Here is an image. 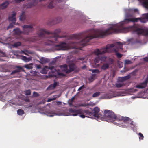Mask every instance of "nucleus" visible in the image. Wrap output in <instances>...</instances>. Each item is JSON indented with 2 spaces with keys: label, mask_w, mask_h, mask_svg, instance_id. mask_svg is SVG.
Returning a JSON list of instances; mask_svg holds the SVG:
<instances>
[{
  "label": "nucleus",
  "mask_w": 148,
  "mask_h": 148,
  "mask_svg": "<svg viewBox=\"0 0 148 148\" xmlns=\"http://www.w3.org/2000/svg\"><path fill=\"white\" fill-rule=\"evenodd\" d=\"M39 95L38 93L35 92H33V96L35 97H38Z\"/></svg>",
  "instance_id": "09e8293b"
},
{
  "label": "nucleus",
  "mask_w": 148,
  "mask_h": 148,
  "mask_svg": "<svg viewBox=\"0 0 148 148\" xmlns=\"http://www.w3.org/2000/svg\"><path fill=\"white\" fill-rule=\"evenodd\" d=\"M22 52L25 55L27 54V53H28V51L27 50L22 51Z\"/></svg>",
  "instance_id": "680f3d73"
},
{
  "label": "nucleus",
  "mask_w": 148,
  "mask_h": 148,
  "mask_svg": "<svg viewBox=\"0 0 148 148\" xmlns=\"http://www.w3.org/2000/svg\"><path fill=\"white\" fill-rule=\"evenodd\" d=\"M125 64H131L132 62L131 60H126L125 61Z\"/></svg>",
  "instance_id": "a18cd8bd"
},
{
  "label": "nucleus",
  "mask_w": 148,
  "mask_h": 148,
  "mask_svg": "<svg viewBox=\"0 0 148 148\" xmlns=\"http://www.w3.org/2000/svg\"><path fill=\"white\" fill-rule=\"evenodd\" d=\"M55 88L53 87V86L52 84L50 85L49 86L47 87V90H53Z\"/></svg>",
  "instance_id": "37998d69"
},
{
  "label": "nucleus",
  "mask_w": 148,
  "mask_h": 148,
  "mask_svg": "<svg viewBox=\"0 0 148 148\" xmlns=\"http://www.w3.org/2000/svg\"><path fill=\"white\" fill-rule=\"evenodd\" d=\"M24 92L25 95H29L31 94V91L30 89L25 90Z\"/></svg>",
  "instance_id": "72a5a7b5"
},
{
  "label": "nucleus",
  "mask_w": 148,
  "mask_h": 148,
  "mask_svg": "<svg viewBox=\"0 0 148 148\" xmlns=\"http://www.w3.org/2000/svg\"><path fill=\"white\" fill-rule=\"evenodd\" d=\"M17 112L18 114L19 115H22L24 113V112L23 110L20 109L18 110Z\"/></svg>",
  "instance_id": "c85d7f7f"
},
{
  "label": "nucleus",
  "mask_w": 148,
  "mask_h": 148,
  "mask_svg": "<svg viewBox=\"0 0 148 148\" xmlns=\"http://www.w3.org/2000/svg\"><path fill=\"white\" fill-rule=\"evenodd\" d=\"M114 47V45L112 44H108L105 48L101 49L99 50L98 49H95L93 52V53L96 55H98L99 54H103L106 53L114 52L113 51V49L114 48H112Z\"/></svg>",
  "instance_id": "39448f33"
},
{
  "label": "nucleus",
  "mask_w": 148,
  "mask_h": 148,
  "mask_svg": "<svg viewBox=\"0 0 148 148\" xmlns=\"http://www.w3.org/2000/svg\"><path fill=\"white\" fill-rule=\"evenodd\" d=\"M25 0H14L15 3H19L20 2L23 1Z\"/></svg>",
  "instance_id": "3c124183"
},
{
  "label": "nucleus",
  "mask_w": 148,
  "mask_h": 148,
  "mask_svg": "<svg viewBox=\"0 0 148 148\" xmlns=\"http://www.w3.org/2000/svg\"><path fill=\"white\" fill-rule=\"evenodd\" d=\"M130 31L136 32L138 35L141 34L145 36H148V29L142 28L138 24H135L127 27H125L122 25L117 26L116 25L112 24L107 29L99 31L98 35L93 34L92 31H90L87 33L83 32L77 34H73L70 36V38L72 39L77 40L84 38L79 42H77V45L82 47L86 46L87 43L93 38L103 37L112 33H127Z\"/></svg>",
  "instance_id": "f257e3e1"
},
{
  "label": "nucleus",
  "mask_w": 148,
  "mask_h": 148,
  "mask_svg": "<svg viewBox=\"0 0 148 148\" xmlns=\"http://www.w3.org/2000/svg\"><path fill=\"white\" fill-rule=\"evenodd\" d=\"M21 43L20 42H15L14 44L13 45V46L14 47H18V46H19L21 45Z\"/></svg>",
  "instance_id": "7c9ffc66"
},
{
  "label": "nucleus",
  "mask_w": 148,
  "mask_h": 148,
  "mask_svg": "<svg viewBox=\"0 0 148 148\" xmlns=\"http://www.w3.org/2000/svg\"><path fill=\"white\" fill-rule=\"evenodd\" d=\"M59 84L58 82H55L52 85L53 86V87L55 88L57 86H58Z\"/></svg>",
  "instance_id": "49530a36"
},
{
  "label": "nucleus",
  "mask_w": 148,
  "mask_h": 148,
  "mask_svg": "<svg viewBox=\"0 0 148 148\" xmlns=\"http://www.w3.org/2000/svg\"><path fill=\"white\" fill-rule=\"evenodd\" d=\"M140 21L142 23H145L146 22L147 20L145 18H140Z\"/></svg>",
  "instance_id": "ea45409f"
},
{
  "label": "nucleus",
  "mask_w": 148,
  "mask_h": 148,
  "mask_svg": "<svg viewBox=\"0 0 148 148\" xmlns=\"http://www.w3.org/2000/svg\"><path fill=\"white\" fill-rule=\"evenodd\" d=\"M51 99H48V102H50V101H52L51 100Z\"/></svg>",
  "instance_id": "774afa93"
},
{
  "label": "nucleus",
  "mask_w": 148,
  "mask_h": 148,
  "mask_svg": "<svg viewBox=\"0 0 148 148\" xmlns=\"http://www.w3.org/2000/svg\"><path fill=\"white\" fill-rule=\"evenodd\" d=\"M69 42L70 43V44H74V42H72L70 41Z\"/></svg>",
  "instance_id": "338daca9"
},
{
  "label": "nucleus",
  "mask_w": 148,
  "mask_h": 148,
  "mask_svg": "<svg viewBox=\"0 0 148 148\" xmlns=\"http://www.w3.org/2000/svg\"><path fill=\"white\" fill-rule=\"evenodd\" d=\"M105 116H108L107 120L109 122H111L116 125H121L123 128H127L128 125H122L123 123L121 122L123 121L125 123L124 124H127V123H129V122H130V124L134 126L133 123V121H131V119L129 117H117L113 111L108 110H105Z\"/></svg>",
  "instance_id": "7ed1b4c3"
},
{
  "label": "nucleus",
  "mask_w": 148,
  "mask_h": 148,
  "mask_svg": "<svg viewBox=\"0 0 148 148\" xmlns=\"http://www.w3.org/2000/svg\"><path fill=\"white\" fill-rule=\"evenodd\" d=\"M86 67V66L85 65H84L82 67V68L83 69H84Z\"/></svg>",
  "instance_id": "69168bd1"
},
{
  "label": "nucleus",
  "mask_w": 148,
  "mask_h": 148,
  "mask_svg": "<svg viewBox=\"0 0 148 148\" xmlns=\"http://www.w3.org/2000/svg\"><path fill=\"white\" fill-rule=\"evenodd\" d=\"M78 115H79L81 117L83 118H85L86 116L87 117V115H86L85 114H81ZM87 117H88L87 116Z\"/></svg>",
  "instance_id": "de8ad7c7"
},
{
  "label": "nucleus",
  "mask_w": 148,
  "mask_h": 148,
  "mask_svg": "<svg viewBox=\"0 0 148 148\" xmlns=\"http://www.w3.org/2000/svg\"><path fill=\"white\" fill-rule=\"evenodd\" d=\"M61 32V30L60 29H56L53 32L44 29L40 28L36 32L38 37H32L29 39V40L32 42H35L40 40L42 38H45L46 37H47V42H45L46 45H51L53 43L58 42V38L63 37L59 36L58 35Z\"/></svg>",
  "instance_id": "f03ea898"
},
{
  "label": "nucleus",
  "mask_w": 148,
  "mask_h": 148,
  "mask_svg": "<svg viewBox=\"0 0 148 148\" xmlns=\"http://www.w3.org/2000/svg\"><path fill=\"white\" fill-rule=\"evenodd\" d=\"M24 101L26 102H29L30 100L28 97H27L24 99Z\"/></svg>",
  "instance_id": "864d4df0"
},
{
  "label": "nucleus",
  "mask_w": 148,
  "mask_h": 148,
  "mask_svg": "<svg viewBox=\"0 0 148 148\" xmlns=\"http://www.w3.org/2000/svg\"><path fill=\"white\" fill-rule=\"evenodd\" d=\"M17 68L18 69L13 71L11 73V75H13L17 73L20 72L21 70L23 69L20 66H17Z\"/></svg>",
  "instance_id": "6ab92c4d"
},
{
  "label": "nucleus",
  "mask_w": 148,
  "mask_h": 148,
  "mask_svg": "<svg viewBox=\"0 0 148 148\" xmlns=\"http://www.w3.org/2000/svg\"><path fill=\"white\" fill-rule=\"evenodd\" d=\"M101 54H99L98 55H96L97 56L95 57V58L94 62L95 64L99 63L100 61L103 62L105 61L106 59V57L104 56L99 55Z\"/></svg>",
  "instance_id": "9d476101"
},
{
  "label": "nucleus",
  "mask_w": 148,
  "mask_h": 148,
  "mask_svg": "<svg viewBox=\"0 0 148 148\" xmlns=\"http://www.w3.org/2000/svg\"><path fill=\"white\" fill-rule=\"evenodd\" d=\"M13 31L14 32V33L16 34L20 35L23 33V31H21L19 28L14 29Z\"/></svg>",
  "instance_id": "393cba45"
},
{
  "label": "nucleus",
  "mask_w": 148,
  "mask_h": 148,
  "mask_svg": "<svg viewBox=\"0 0 148 148\" xmlns=\"http://www.w3.org/2000/svg\"><path fill=\"white\" fill-rule=\"evenodd\" d=\"M60 95H56L54 96L51 99V100H56L57 98H58L60 97Z\"/></svg>",
  "instance_id": "79ce46f5"
},
{
  "label": "nucleus",
  "mask_w": 148,
  "mask_h": 148,
  "mask_svg": "<svg viewBox=\"0 0 148 148\" xmlns=\"http://www.w3.org/2000/svg\"><path fill=\"white\" fill-rule=\"evenodd\" d=\"M127 12H132L133 11L134 12H138V10L137 9H134V10L130 9H128L127 10Z\"/></svg>",
  "instance_id": "4c0bfd02"
},
{
  "label": "nucleus",
  "mask_w": 148,
  "mask_h": 148,
  "mask_svg": "<svg viewBox=\"0 0 148 148\" xmlns=\"http://www.w3.org/2000/svg\"><path fill=\"white\" fill-rule=\"evenodd\" d=\"M46 113L48 114V116L50 117H53L54 116V115L53 114V112L51 110H48L46 111Z\"/></svg>",
  "instance_id": "bb28decb"
},
{
  "label": "nucleus",
  "mask_w": 148,
  "mask_h": 148,
  "mask_svg": "<svg viewBox=\"0 0 148 148\" xmlns=\"http://www.w3.org/2000/svg\"><path fill=\"white\" fill-rule=\"evenodd\" d=\"M145 16L146 19H148V13L145 14Z\"/></svg>",
  "instance_id": "052dcab7"
},
{
  "label": "nucleus",
  "mask_w": 148,
  "mask_h": 148,
  "mask_svg": "<svg viewBox=\"0 0 148 148\" xmlns=\"http://www.w3.org/2000/svg\"><path fill=\"white\" fill-rule=\"evenodd\" d=\"M75 97H73L71 99L69 100V103L70 105H72V103L75 99Z\"/></svg>",
  "instance_id": "e433bc0d"
},
{
  "label": "nucleus",
  "mask_w": 148,
  "mask_h": 148,
  "mask_svg": "<svg viewBox=\"0 0 148 148\" xmlns=\"http://www.w3.org/2000/svg\"><path fill=\"white\" fill-rule=\"evenodd\" d=\"M113 60L110 58L108 60V62L107 63H104L102 65L101 67V69L104 71L106 70L109 68L110 65L113 64Z\"/></svg>",
  "instance_id": "9b49d317"
},
{
  "label": "nucleus",
  "mask_w": 148,
  "mask_h": 148,
  "mask_svg": "<svg viewBox=\"0 0 148 148\" xmlns=\"http://www.w3.org/2000/svg\"><path fill=\"white\" fill-rule=\"evenodd\" d=\"M144 7L148 9V0H146L143 3Z\"/></svg>",
  "instance_id": "473e14b6"
},
{
  "label": "nucleus",
  "mask_w": 148,
  "mask_h": 148,
  "mask_svg": "<svg viewBox=\"0 0 148 148\" xmlns=\"http://www.w3.org/2000/svg\"><path fill=\"white\" fill-rule=\"evenodd\" d=\"M33 3H28L27 4V8H31L33 6H35L37 4V1L36 0H33Z\"/></svg>",
  "instance_id": "b1692460"
},
{
  "label": "nucleus",
  "mask_w": 148,
  "mask_h": 148,
  "mask_svg": "<svg viewBox=\"0 0 148 148\" xmlns=\"http://www.w3.org/2000/svg\"><path fill=\"white\" fill-rule=\"evenodd\" d=\"M36 67L38 69H40L41 68V66L40 65H37L36 64Z\"/></svg>",
  "instance_id": "6e6d98bb"
},
{
  "label": "nucleus",
  "mask_w": 148,
  "mask_h": 148,
  "mask_svg": "<svg viewBox=\"0 0 148 148\" xmlns=\"http://www.w3.org/2000/svg\"><path fill=\"white\" fill-rule=\"evenodd\" d=\"M31 73L33 74L34 75H35L37 74V73L36 71H33L31 72Z\"/></svg>",
  "instance_id": "5fc2aeb1"
},
{
  "label": "nucleus",
  "mask_w": 148,
  "mask_h": 148,
  "mask_svg": "<svg viewBox=\"0 0 148 148\" xmlns=\"http://www.w3.org/2000/svg\"><path fill=\"white\" fill-rule=\"evenodd\" d=\"M15 23H16L12 22V23H10L9 26L7 27V30H8L9 29L12 28L13 27H14V25H15Z\"/></svg>",
  "instance_id": "c756f323"
},
{
  "label": "nucleus",
  "mask_w": 148,
  "mask_h": 148,
  "mask_svg": "<svg viewBox=\"0 0 148 148\" xmlns=\"http://www.w3.org/2000/svg\"><path fill=\"white\" fill-rule=\"evenodd\" d=\"M26 18V16L25 12H23L20 16V20L21 21H24Z\"/></svg>",
  "instance_id": "5701e85b"
},
{
  "label": "nucleus",
  "mask_w": 148,
  "mask_h": 148,
  "mask_svg": "<svg viewBox=\"0 0 148 148\" xmlns=\"http://www.w3.org/2000/svg\"><path fill=\"white\" fill-rule=\"evenodd\" d=\"M45 68L46 69H50L53 73H55V72L56 71V70L55 69L54 66H51V67H48L47 66H45V68H43L42 70L41 71V73L42 74H46L47 73V71Z\"/></svg>",
  "instance_id": "f8f14e48"
},
{
  "label": "nucleus",
  "mask_w": 148,
  "mask_h": 148,
  "mask_svg": "<svg viewBox=\"0 0 148 148\" xmlns=\"http://www.w3.org/2000/svg\"><path fill=\"white\" fill-rule=\"evenodd\" d=\"M53 1L51 2L49 4L48 6V7L50 9H52L54 8V5L53 4Z\"/></svg>",
  "instance_id": "f704fd0d"
},
{
  "label": "nucleus",
  "mask_w": 148,
  "mask_h": 148,
  "mask_svg": "<svg viewBox=\"0 0 148 148\" xmlns=\"http://www.w3.org/2000/svg\"><path fill=\"white\" fill-rule=\"evenodd\" d=\"M116 86L117 88H120L124 86V84L123 83V82L121 81L116 83Z\"/></svg>",
  "instance_id": "cd10ccee"
},
{
  "label": "nucleus",
  "mask_w": 148,
  "mask_h": 148,
  "mask_svg": "<svg viewBox=\"0 0 148 148\" xmlns=\"http://www.w3.org/2000/svg\"><path fill=\"white\" fill-rule=\"evenodd\" d=\"M143 59L144 61L148 62V57H145Z\"/></svg>",
  "instance_id": "13d9d810"
},
{
  "label": "nucleus",
  "mask_w": 148,
  "mask_h": 148,
  "mask_svg": "<svg viewBox=\"0 0 148 148\" xmlns=\"http://www.w3.org/2000/svg\"><path fill=\"white\" fill-rule=\"evenodd\" d=\"M9 2L6 1L3 3L0 4V9H4L6 8L9 4Z\"/></svg>",
  "instance_id": "a211bd4d"
},
{
  "label": "nucleus",
  "mask_w": 148,
  "mask_h": 148,
  "mask_svg": "<svg viewBox=\"0 0 148 148\" xmlns=\"http://www.w3.org/2000/svg\"><path fill=\"white\" fill-rule=\"evenodd\" d=\"M138 135L140 136L139 139L140 140H143L144 136L141 133H139L138 134Z\"/></svg>",
  "instance_id": "a19ab883"
},
{
  "label": "nucleus",
  "mask_w": 148,
  "mask_h": 148,
  "mask_svg": "<svg viewBox=\"0 0 148 148\" xmlns=\"http://www.w3.org/2000/svg\"><path fill=\"white\" fill-rule=\"evenodd\" d=\"M148 83V75L144 82L141 83L140 84L136 85V87L139 89L144 88L147 86Z\"/></svg>",
  "instance_id": "ddd939ff"
},
{
  "label": "nucleus",
  "mask_w": 148,
  "mask_h": 148,
  "mask_svg": "<svg viewBox=\"0 0 148 148\" xmlns=\"http://www.w3.org/2000/svg\"><path fill=\"white\" fill-rule=\"evenodd\" d=\"M54 48L57 50H66L69 48L68 44L65 42H60L59 44L55 45Z\"/></svg>",
  "instance_id": "0eeeda50"
},
{
  "label": "nucleus",
  "mask_w": 148,
  "mask_h": 148,
  "mask_svg": "<svg viewBox=\"0 0 148 148\" xmlns=\"http://www.w3.org/2000/svg\"><path fill=\"white\" fill-rule=\"evenodd\" d=\"M130 22H132L131 18H125L122 22L118 24H115V25H117V26L120 25H122V26H123L124 24L128 23Z\"/></svg>",
  "instance_id": "2eb2a0df"
},
{
  "label": "nucleus",
  "mask_w": 148,
  "mask_h": 148,
  "mask_svg": "<svg viewBox=\"0 0 148 148\" xmlns=\"http://www.w3.org/2000/svg\"><path fill=\"white\" fill-rule=\"evenodd\" d=\"M131 21L133 22H137L138 21H140V18H131Z\"/></svg>",
  "instance_id": "c9c22d12"
},
{
  "label": "nucleus",
  "mask_w": 148,
  "mask_h": 148,
  "mask_svg": "<svg viewBox=\"0 0 148 148\" xmlns=\"http://www.w3.org/2000/svg\"><path fill=\"white\" fill-rule=\"evenodd\" d=\"M99 108L97 107H96L94 108L92 112L88 110H85V114L87 115V116L88 117L92 118L94 116L98 119H101L104 121L109 122L107 120L108 119V116H105V111H104V113L102 112V114H104L103 115L101 114V112H99Z\"/></svg>",
  "instance_id": "20e7f679"
},
{
  "label": "nucleus",
  "mask_w": 148,
  "mask_h": 148,
  "mask_svg": "<svg viewBox=\"0 0 148 148\" xmlns=\"http://www.w3.org/2000/svg\"><path fill=\"white\" fill-rule=\"evenodd\" d=\"M90 71H91L92 73H100V71L98 69H92Z\"/></svg>",
  "instance_id": "58836bf2"
},
{
  "label": "nucleus",
  "mask_w": 148,
  "mask_h": 148,
  "mask_svg": "<svg viewBox=\"0 0 148 148\" xmlns=\"http://www.w3.org/2000/svg\"><path fill=\"white\" fill-rule=\"evenodd\" d=\"M131 91H132L133 92H135L137 91V90L136 89H132L131 90Z\"/></svg>",
  "instance_id": "4d7b16f0"
},
{
  "label": "nucleus",
  "mask_w": 148,
  "mask_h": 148,
  "mask_svg": "<svg viewBox=\"0 0 148 148\" xmlns=\"http://www.w3.org/2000/svg\"><path fill=\"white\" fill-rule=\"evenodd\" d=\"M63 66L64 68L65 72L67 74H69L74 71H78L79 70L76 65L73 63L69 64L68 66L66 64L63 65Z\"/></svg>",
  "instance_id": "423d86ee"
},
{
  "label": "nucleus",
  "mask_w": 148,
  "mask_h": 148,
  "mask_svg": "<svg viewBox=\"0 0 148 148\" xmlns=\"http://www.w3.org/2000/svg\"><path fill=\"white\" fill-rule=\"evenodd\" d=\"M25 68H27V69H30V67H29V65H26L25 66Z\"/></svg>",
  "instance_id": "0e129e2a"
},
{
  "label": "nucleus",
  "mask_w": 148,
  "mask_h": 148,
  "mask_svg": "<svg viewBox=\"0 0 148 148\" xmlns=\"http://www.w3.org/2000/svg\"><path fill=\"white\" fill-rule=\"evenodd\" d=\"M85 88V87L84 85H83L79 88V89H78V91H79L82 89H84V88Z\"/></svg>",
  "instance_id": "8fccbe9b"
},
{
  "label": "nucleus",
  "mask_w": 148,
  "mask_h": 148,
  "mask_svg": "<svg viewBox=\"0 0 148 148\" xmlns=\"http://www.w3.org/2000/svg\"><path fill=\"white\" fill-rule=\"evenodd\" d=\"M130 78V75H128L125 77H121L120 80L122 82L125 81L129 79Z\"/></svg>",
  "instance_id": "a878e982"
},
{
  "label": "nucleus",
  "mask_w": 148,
  "mask_h": 148,
  "mask_svg": "<svg viewBox=\"0 0 148 148\" xmlns=\"http://www.w3.org/2000/svg\"><path fill=\"white\" fill-rule=\"evenodd\" d=\"M33 25L32 24L29 25H24L23 27V33L26 35H28L29 32H32Z\"/></svg>",
  "instance_id": "1a4fd4ad"
},
{
  "label": "nucleus",
  "mask_w": 148,
  "mask_h": 148,
  "mask_svg": "<svg viewBox=\"0 0 148 148\" xmlns=\"http://www.w3.org/2000/svg\"><path fill=\"white\" fill-rule=\"evenodd\" d=\"M116 44L118 46H116L114 48L116 49L118 48V50H119V49H120L121 50L123 49V45L122 43L120 42H116Z\"/></svg>",
  "instance_id": "4be33fe9"
},
{
  "label": "nucleus",
  "mask_w": 148,
  "mask_h": 148,
  "mask_svg": "<svg viewBox=\"0 0 148 148\" xmlns=\"http://www.w3.org/2000/svg\"><path fill=\"white\" fill-rule=\"evenodd\" d=\"M40 62L42 64H44L47 63L49 61V59L47 58L44 57H42L40 59Z\"/></svg>",
  "instance_id": "f3484780"
},
{
  "label": "nucleus",
  "mask_w": 148,
  "mask_h": 148,
  "mask_svg": "<svg viewBox=\"0 0 148 148\" xmlns=\"http://www.w3.org/2000/svg\"><path fill=\"white\" fill-rule=\"evenodd\" d=\"M56 72L58 73V75L60 76H62V77H63L65 76V75L63 73H62L58 72L56 70V71L55 72V73Z\"/></svg>",
  "instance_id": "c03bdc74"
},
{
  "label": "nucleus",
  "mask_w": 148,
  "mask_h": 148,
  "mask_svg": "<svg viewBox=\"0 0 148 148\" xmlns=\"http://www.w3.org/2000/svg\"><path fill=\"white\" fill-rule=\"evenodd\" d=\"M57 19V21L56 23H59L62 20V18L60 17H58Z\"/></svg>",
  "instance_id": "603ef678"
},
{
  "label": "nucleus",
  "mask_w": 148,
  "mask_h": 148,
  "mask_svg": "<svg viewBox=\"0 0 148 148\" xmlns=\"http://www.w3.org/2000/svg\"><path fill=\"white\" fill-rule=\"evenodd\" d=\"M96 75V74H92V76L88 79L89 82H92L95 79Z\"/></svg>",
  "instance_id": "412c9836"
},
{
  "label": "nucleus",
  "mask_w": 148,
  "mask_h": 148,
  "mask_svg": "<svg viewBox=\"0 0 148 148\" xmlns=\"http://www.w3.org/2000/svg\"><path fill=\"white\" fill-rule=\"evenodd\" d=\"M71 115L75 116L81 114H85V110L82 109L76 110L74 108H70L69 110Z\"/></svg>",
  "instance_id": "6e6552de"
},
{
  "label": "nucleus",
  "mask_w": 148,
  "mask_h": 148,
  "mask_svg": "<svg viewBox=\"0 0 148 148\" xmlns=\"http://www.w3.org/2000/svg\"><path fill=\"white\" fill-rule=\"evenodd\" d=\"M100 95V92H98L94 93L92 95V97H96L99 96Z\"/></svg>",
  "instance_id": "2f4dec72"
},
{
  "label": "nucleus",
  "mask_w": 148,
  "mask_h": 148,
  "mask_svg": "<svg viewBox=\"0 0 148 148\" xmlns=\"http://www.w3.org/2000/svg\"><path fill=\"white\" fill-rule=\"evenodd\" d=\"M16 13L15 12H13V14L8 17V20L9 21L16 23Z\"/></svg>",
  "instance_id": "4468645a"
},
{
  "label": "nucleus",
  "mask_w": 148,
  "mask_h": 148,
  "mask_svg": "<svg viewBox=\"0 0 148 148\" xmlns=\"http://www.w3.org/2000/svg\"><path fill=\"white\" fill-rule=\"evenodd\" d=\"M85 58L84 57H81V58H79L78 59V60H82V61H83V60H84V59H85Z\"/></svg>",
  "instance_id": "bf43d9fd"
},
{
  "label": "nucleus",
  "mask_w": 148,
  "mask_h": 148,
  "mask_svg": "<svg viewBox=\"0 0 148 148\" xmlns=\"http://www.w3.org/2000/svg\"><path fill=\"white\" fill-rule=\"evenodd\" d=\"M21 58L26 62H28L32 60L31 57L27 58L25 56H21Z\"/></svg>",
  "instance_id": "aec40b11"
},
{
  "label": "nucleus",
  "mask_w": 148,
  "mask_h": 148,
  "mask_svg": "<svg viewBox=\"0 0 148 148\" xmlns=\"http://www.w3.org/2000/svg\"><path fill=\"white\" fill-rule=\"evenodd\" d=\"M113 51H114V52H115V55L119 59L121 58L122 56V54H121L118 52V48H117L116 49L114 48L113 50Z\"/></svg>",
  "instance_id": "dca6fc26"
},
{
  "label": "nucleus",
  "mask_w": 148,
  "mask_h": 148,
  "mask_svg": "<svg viewBox=\"0 0 148 148\" xmlns=\"http://www.w3.org/2000/svg\"><path fill=\"white\" fill-rule=\"evenodd\" d=\"M56 103L57 105H60L62 104V102L60 101H57Z\"/></svg>",
  "instance_id": "e2e57ef3"
}]
</instances>
